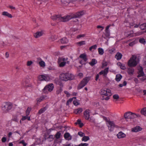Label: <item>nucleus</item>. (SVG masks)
<instances>
[{"mask_svg": "<svg viewBox=\"0 0 146 146\" xmlns=\"http://www.w3.org/2000/svg\"><path fill=\"white\" fill-rule=\"evenodd\" d=\"M84 13V11H81L75 13H72L70 15L63 17L60 15H56L52 16H51V18L56 22H66L72 18H80L81 16L83 15Z\"/></svg>", "mask_w": 146, "mask_h": 146, "instance_id": "nucleus-1", "label": "nucleus"}, {"mask_svg": "<svg viewBox=\"0 0 146 146\" xmlns=\"http://www.w3.org/2000/svg\"><path fill=\"white\" fill-rule=\"evenodd\" d=\"M100 93L102 96V100H109L110 98V96L112 95L111 90L107 88L102 89L100 90Z\"/></svg>", "mask_w": 146, "mask_h": 146, "instance_id": "nucleus-2", "label": "nucleus"}, {"mask_svg": "<svg viewBox=\"0 0 146 146\" xmlns=\"http://www.w3.org/2000/svg\"><path fill=\"white\" fill-rule=\"evenodd\" d=\"M60 78L62 80L67 81L73 80L74 78V76L71 73L66 72L61 74L60 75Z\"/></svg>", "mask_w": 146, "mask_h": 146, "instance_id": "nucleus-3", "label": "nucleus"}, {"mask_svg": "<svg viewBox=\"0 0 146 146\" xmlns=\"http://www.w3.org/2000/svg\"><path fill=\"white\" fill-rule=\"evenodd\" d=\"M103 119L106 121L109 130L110 131H112L113 128L116 126L115 124L113 121H110L109 118H107L105 116H103Z\"/></svg>", "mask_w": 146, "mask_h": 146, "instance_id": "nucleus-4", "label": "nucleus"}, {"mask_svg": "<svg viewBox=\"0 0 146 146\" xmlns=\"http://www.w3.org/2000/svg\"><path fill=\"white\" fill-rule=\"evenodd\" d=\"M12 107L13 105L11 103L9 102H5L2 105V109L4 112L7 113L12 109Z\"/></svg>", "mask_w": 146, "mask_h": 146, "instance_id": "nucleus-5", "label": "nucleus"}, {"mask_svg": "<svg viewBox=\"0 0 146 146\" xmlns=\"http://www.w3.org/2000/svg\"><path fill=\"white\" fill-rule=\"evenodd\" d=\"M137 57L135 55H133L130 59L129 60L127 64L129 67H135L137 64V62L136 61Z\"/></svg>", "mask_w": 146, "mask_h": 146, "instance_id": "nucleus-6", "label": "nucleus"}, {"mask_svg": "<svg viewBox=\"0 0 146 146\" xmlns=\"http://www.w3.org/2000/svg\"><path fill=\"white\" fill-rule=\"evenodd\" d=\"M138 75L137 77L139 78L141 77H142V78H140L139 79L143 81L145 80L146 79V76L144 74L143 72V68L141 66H139L138 68Z\"/></svg>", "mask_w": 146, "mask_h": 146, "instance_id": "nucleus-7", "label": "nucleus"}, {"mask_svg": "<svg viewBox=\"0 0 146 146\" xmlns=\"http://www.w3.org/2000/svg\"><path fill=\"white\" fill-rule=\"evenodd\" d=\"M90 79V78L89 77H86L83 79L78 85V89H81L84 87L89 81Z\"/></svg>", "mask_w": 146, "mask_h": 146, "instance_id": "nucleus-8", "label": "nucleus"}, {"mask_svg": "<svg viewBox=\"0 0 146 146\" xmlns=\"http://www.w3.org/2000/svg\"><path fill=\"white\" fill-rule=\"evenodd\" d=\"M54 88V85L52 84H50L46 86L43 89V91L44 93H47L48 91L51 92Z\"/></svg>", "mask_w": 146, "mask_h": 146, "instance_id": "nucleus-9", "label": "nucleus"}, {"mask_svg": "<svg viewBox=\"0 0 146 146\" xmlns=\"http://www.w3.org/2000/svg\"><path fill=\"white\" fill-rule=\"evenodd\" d=\"M38 79L40 81H48L50 79V77L49 75L48 74L41 75L38 76Z\"/></svg>", "mask_w": 146, "mask_h": 146, "instance_id": "nucleus-10", "label": "nucleus"}, {"mask_svg": "<svg viewBox=\"0 0 146 146\" xmlns=\"http://www.w3.org/2000/svg\"><path fill=\"white\" fill-rule=\"evenodd\" d=\"M90 110L89 109H86L84 112V116L85 119L87 120L89 119L90 116Z\"/></svg>", "mask_w": 146, "mask_h": 146, "instance_id": "nucleus-11", "label": "nucleus"}, {"mask_svg": "<svg viewBox=\"0 0 146 146\" xmlns=\"http://www.w3.org/2000/svg\"><path fill=\"white\" fill-rule=\"evenodd\" d=\"M47 98V96L45 95H43L40 96L39 98H37L36 99L37 103L36 104L38 105L40 102L43 100L46 99Z\"/></svg>", "mask_w": 146, "mask_h": 146, "instance_id": "nucleus-12", "label": "nucleus"}, {"mask_svg": "<svg viewBox=\"0 0 146 146\" xmlns=\"http://www.w3.org/2000/svg\"><path fill=\"white\" fill-rule=\"evenodd\" d=\"M109 68H105L104 70H102L99 73L100 75L103 74L104 77H106L108 72Z\"/></svg>", "mask_w": 146, "mask_h": 146, "instance_id": "nucleus-13", "label": "nucleus"}, {"mask_svg": "<svg viewBox=\"0 0 146 146\" xmlns=\"http://www.w3.org/2000/svg\"><path fill=\"white\" fill-rule=\"evenodd\" d=\"M142 128L139 126H137L131 129V131L133 132H137L141 131Z\"/></svg>", "mask_w": 146, "mask_h": 146, "instance_id": "nucleus-14", "label": "nucleus"}, {"mask_svg": "<svg viewBox=\"0 0 146 146\" xmlns=\"http://www.w3.org/2000/svg\"><path fill=\"white\" fill-rule=\"evenodd\" d=\"M44 138L45 140H47L48 141H52L54 139V136L52 135H45L44 136Z\"/></svg>", "mask_w": 146, "mask_h": 146, "instance_id": "nucleus-15", "label": "nucleus"}, {"mask_svg": "<svg viewBox=\"0 0 146 146\" xmlns=\"http://www.w3.org/2000/svg\"><path fill=\"white\" fill-rule=\"evenodd\" d=\"M111 26L110 24L106 28L105 35L107 37H108L110 36V33L109 28Z\"/></svg>", "mask_w": 146, "mask_h": 146, "instance_id": "nucleus-16", "label": "nucleus"}, {"mask_svg": "<svg viewBox=\"0 0 146 146\" xmlns=\"http://www.w3.org/2000/svg\"><path fill=\"white\" fill-rule=\"evenodd\" d=\"M133 32V31H131L127 32H126L125 33V35L127 37H132L134 36Z\"/></svg>", "mask_w": 146, "mask_h": 146, "instance_id": "nucleus-17", "label": "nucleus"}, {"mask_svg": "<svg viewBox=\"0 0 146 146\" xmlns=\"http://www.w3.org/2000/svg\"><path fill=\"white\" fill-rule=\"evenodd\" d=\"M64 137L66 140L68 141L71 140L72 139V136L68 132H66L65 133L64 135Z\"/></svg>", "mask_w": 146, "mask_h": 146, "instance_id": "nucleus-18", "label": "nucleus"}, {"mask_svg": "<svg viewBox=\"0 0 146 146\" xmlns=\"http://www.w3.org/2000/svg\"><path fill=\"white\" fill-rule=\"evenodd\" d=\"M79 58H81L82 60H84V61H87L88 60L86 55L84 53L81 54L79 56Z\"/></svg>", "mask_w": 146, "mask_h": 146, "instance_id": "nucleus-19", "label": "nucleus"}, {"mask_svg": "<svg viewBox=\"0 0 146 146\" xmlns=\"http://www.w3.org/2000/svg\"><path fill=\"white\" fill-rule=\"evenodd\" d=\"M131 115H132L131 112H127L124 114V117L125 119H131Z\"/></svg>", "mask_w": 146, "mask_h": 146, "instance_id": "nucleus-20", "label": "nucleus"}, {"mask_svg": "<svg viewBox=\"0 0 146 146\" xmlns=\"http://www.w3.org/2000/svg\"><path fill=\"white\" fill-rule=\"evenodd\" d=\"M117 136L118 138L120 139L125 137L126 135L122 132H120L117 135Z\"/></svg>", "mask_w": 146, "mask_h": 146, "instance_id": "nucleus-21", "label": "nucleus"}, {"mask_svg": "<svg viewBox=\"0 0 146 146\" xmlns=\"http://www.w3.org/2000/svg\"><path fill=\"white\" fill-rule=\"evenodd\" d=\"M43 34L42 31L38 32L34 34V36L36 38H38L42 36Z\"/></svg>", "mask_w": 146, "mask_h": 146, "instance_id": "nucleus-22", "label": "nucleus"}, {"mask_svg": "<svg viewBox=\"0 0 146 146\" xmlns=\"http://www.w3.org/2000/svg\"><path fill=\"white\" fill-rule=\"evenodd\" d=\"M2 15L3 16H6L10 18H11L12 17L11 14L6 11H4L2 13Z\"/></svg>", "mask_w": 146, "mask_h": 146, "instance_id": "nucleus-23", "label": "nucleus"}, {"mask_svg": "<svg viewBox=\"0 0 146 146\" xmlns=\"http://www.w3.org/2000/svg\"><path fill=\"white\" fill-rule=\"evenodd\" d=\"M122 55L119 52H117L115 55V58L118 60L121 59L122 58Z\"/></svg>", "mask_w": 146, "mask_h": 146, "instance_id": "nucleus-24", "label": "nucleus"}, {"mask_svg": "<svg viewBox=\"0 0 146 146\" xmlns=\"http://www.w3.org/2000/svg\"><path fill=\"white\" fill-rule=\"evenodd\" d=\"M97 60L95 59H92L91 62H89V64L91 66H93L97 63Z\"/></svg>", "mask_w": 146, "mask_h": 146, "instance_id": "nucleus-25", "label": "nucleus"}, {"mask_svg": "<svg viewBox=\"0 0 146 146\" xmlns=\"http://www.w3.org/2000/svg\"><path fill=\"white\" fill-rule=\"evenodd\" d=\"M61 43L62 44H66L68 41L67 38L66 37H63L60 40Z\"/></svg>", "mask_w": 146, "mask_h": 146, "instance_id": "nucleus-26", "label": "nucleus"}, {"mask_svg": "<svg viewBox=\"0 0 146 146\" xmlns=\"http://www.w3.org/2000/svg\"><path fill=\"white\" fill-rule=\"evenodd\" d=\"M82 111V109L81 108H79L77 109H75L74 111V112L76 114L80 113Z\"/></svg>", "mask_w": 146, "mask_h": 146, "instance_id": "nucleus-27", "label": "nucleus"}, {"mask_svg": "<svg viewBox=\"0 0 146 146\" xmlns=\"http://www.w3.org/2000/svg\"><path fill=\"white\" fill-rule=\"evenodd\" d=\"M27 119L28 121H30V117L29 116V115H26L25 116H22V118H21V120L22 121H24L25 120Z\"/></svg>", "mask_w": 146, "mask_h": 146, "instance_id": "nucleus-28", "label": "nucleus"}, {"mask_svg": "<svg viewBox=\"0 0 146 146\" xmlns=\"http://www.w3.org/2000/svg\"><path fill=\"white\" fill-rule=\"evenodd\" d=\"M117 65L120 67V68L122 70H125L126 69L125 64H122L120 62H118L117 63Z\"/></svg>", "mask_w": 146, "mask_h": 146, "instance_id": "nucleus-29", "label": "nucleus"}, {"mask_svg": "<svg viewBox=\"0 0 146 146\" xmlns=\"http://www.w3.org/2000/svg\"><path fill=\"white\" fill-rule=\"evenodd\" d=\"M47 108L46 107H45L42 108L39 110L38 113L39 114H40L44 113L47 110Z\"/></svg>", "mask_w": 146, "mask_h": 146, "instance_id": "nucleus-30", "label": "nucleus"}, {"mask_svg": "<svg viewBox=\"0 0 146 146\" xmlns=\"http://www.w3.org/2000/svg\"><path fill=\"white\" fill-rule=\"evenodd\" d=\"M134 72V70L132 68H129L128 69L127 72L128 74L130 75L133 74Z\"/></svg>", "mask_w": 146, "mask_h": 146, "instance_id": "nucleus-31", "label": "nucleus"}, {"mask_svg": "<svg viewBox=\"0 0 146 146\" xmlns=\"http://www.w3.org/2000/svg\"><path fill=\"white\" fill-rule=\"evenodd\" d=\"M122 78V76L120 74H117L115 76V80L117 82L119 81Z\"/></svg>", "mask_w": 146, "mask_h": 146, "instance_id": "nucleus-32", "label": "nucleus"}, {"mask_svg": "<svg viewBox=\"0 0 146 146\" xmlns=\"http://www.w3.org/2000/svg\"><path fill=\"white\" fill-rule=\"evenodd\" d=\"M140 28L141 30L146 29L145 32L146 33V23H144L140 25Z\"/></svg>", "mask_w": 146, "mask_h": 146, "instance_id": "nucleus-33", "label": "nucleus"}, {"mask_svg": "<svg viewBox=\"0 0 146 146\" xmlns=\"http://www.w3.org/2000/svg\"><path fill=\"white\" fill-rule=\"evenodd\" d=\"M89 139L90 138L88 136L84 135L82 138L81 140L82 141L86 142L89 140Z\"/></svg>", "mask_w": 146, "mask_h": 146, "instance_id": "nucleus-34", "label": "nucleus"}, {"mask_svg": "<svg viewBox=\"0 0 146 146\" xmlns=\"http://www.w3.org/2000/svg\"><path fill=\"white\" fill-rule=\"evenodd\" d=\"M98 52L99 54L100 55H102L104 53V50L102 48H98Z\"/></svg>", "mask_w": 146, "mask_h": 146, "instance_id": "nucleus-35", "label": "nucleus"}, {"mask_svg": "<svg viewBox=\"0 0 146 146\" xmlns=\"http://www.w3.org/2000/svg\"><path fill=\"white\" fill-rule=\"evenodd\" d=\"M76 44L79 46H81L82 45L85 44H86L85 41H81L79 42H77Z\"/></svg>", "mask_w": 146, "mask_h": 146, "instance_id": "nucleus-36", "label": "nucleus"}, {"mask_svg": "<svg viewBox=\"0 0 146 146\" xmlns=\"http://www.w3.org/2000/svg\"><path fill=\"white\" fill-rule=\"evenodd\" d=\"M31 110V107H28L25 111L26 115H29Z\"/></svg>", "mask_w": 146, "mask_h": 146, "instance_id": "nucleus-37", "label": "nucleus"}, {"mask_svg": "<svg viewBox=\"0 0 146 146\" xmlns=\"http://www.w3.org/2000/svg\"><path fill=\"white\" fill-rule=\"evenodd\" d=\"M22 83H23V86H25V87H32V86L31 84H27V82H22Z\"/></svg>", "mask_w": 146, "mask_h": 146, "instance_id": "nucleus-38", "label": "nucleus"}, {"mask_svg": "<svg viewBox=\"0 0 146 146\" xmlns=\"http://www.w3.org/2000/svg\"><path fill=\"white\" fill-rule=\"evenodd\" d=\"M73 98H76V97H74L73 98H70L69 99L67 102L66 103V105L68 106L71 103L72 101H73Z\"/></svg>", "mask_w": 146, "mask_h": 146, "instance_id": "nucleus-39", "label": "nucleus"}, {"mask_svg": "<svg viewBox=\"0 0 146 146\" xmlns=\"http://www.w3.org/2000/svg\"><path fill=\"white\" fill-rule=\"evenodd\" d=\"M141 113L145 116H146V108L142 109L141 111Z\"/></svg>", "mask_w": 146, "mask_h": 146, "instance_id": "nucleus-40", "label": "nucleus"}, {"mask_svg": "<svg viewBox=\"0 0 146 146\" xmlns=\"http://www.w3.org/2000/svg\"><path fill=\"white\" fill-rule=\"evenodd\" d=\"M131 119H133L139 116V115L138 114H136L134 113H133L131 112Z\"/></svg>", "mask_w": 146, "mask_h": 146, "instance_id": "nucleus-41", "label": "nucleus"}, {"mask_svg": "<svg viewBox=\"0 0 146 146\" xmlns=\"http://www.w3.org/2000/svg\"><path fill=\"white\" fill-rule=\"evenodd\" d=\"M139 42L143 44H145L146 43L145 40L143 38H140L139 40Z\"/></svg>", "mask_w": 146, "mask_h": 146, "instance_id": "nucleus-42", "label": "nucleus"}, {"mask_svg": "<svg viewBox=\"0 0 146 146\" xmlns=\"http://www.w3.org/2000/svg\"><path fill=\"white\" fill-rule=\"evenodd\" d=\"M19 144H22L23 146H26L27 145V143L25 142L24 140H22L19 142Z\"/></svg>", "mask_w": 146, "mask_h": 146, "instance_id": "nucleus-43", "label": "nucleus"}, {"mask_svg": "<svg viewBox=\"0 0 146 146\" xmlns=\"http://www.w3.org/2000/svg\"><path fill=\"white\" fill-rule=\"evenodd\" d=\"M62 91V90L61 87H60L56 91V94H60L61 93Z\"/></svg>", "mask_w": 146, "mask_h": 146, "instance_id": "nucleus-44", "label": "nucleus"}, {"mask_svg": "<svg viewBox=\"0 0 146 146\" xmlns=\"http://www.w3.org/2000/svg\"><path fill=\"white\" fill-rule=\"evenodd\" d=\"M60 135H61L60 133L59 132H57V133H56V134L54 136H55V137L56 139H58L60 138Z\"/></svg>", "mask_w": 146, "mask_h": 146, "instance_id": "nucleus-45", "label": "nucleus"}, {"mask_svg": "<svg viewBox=\"0 0 146 146\" xmlns=\"http://www.w3.org/2000/svg\"><path fill=\"white\" fill-rule=\"evenodd\" d=\"M38 64L41 67H44L45 66V62L42 60H41L39 62Z\"/></svg>", "mask_w": 146, "mask_h": 146, "instance_id": "nucleus-46", "label": "nucleus"}, {"mask_svg": "<svg viewBox=\"0 0 146 146\" xmlns=\"http://www.w3.org/2000/svg\"><path fill=\"white\" fill-rule=\"evenodd\" d=\"M66 60H68V58H60L58 59V62H59L60 61H62L63 62H65L66 61Z\"/></svg>", "mask_w": 146, "mask_h": 146, "instance_id": "nucleus-47", "label": "nucleus"}, {"mask_svg": "<svg viewBox=\"0 0 146 146\" xmlns=\"http://www.w3.org/2000/svg\"><path fill=\"white\" fill-rule=\"evenodd\" d=\"M143 33V32L141 31H139L136 33H134V36H139L141 35Z\"/></svg>", "mask_w": 146, "mask_h": 146, "instance_id": "nucleus-48", "label": "nucleus"}, {"mask_svg": "<svg viewBox=\"0 0 146 146\" xmlns=\"http://www.w3.org/2000/svg\"><path fill=\"white\" fill-rule=\"evenodd\" d=\"M97 47V45L96 44L94 45L91 47H90L89 48V50L90 51H92V49H96Z\"/></svg>", "mask_w": 146, "mask_h": 146, "instance_id": "nucleus-49", "label": "nucleus"}, {"mask_svg": "<svg viewBox=\"0 0 146 146\" xmlns=\"http://www.w3.org/2000/svg\"><path fill=\"white\" fill-rule=\"evenodd\" d=\"M89 144L87 143H81L78 145H75V146H88Z\"/></svg>", "mask_w": 146, "mask_h": 146, "instance_id": "nucleus-50", "label": "nucleus"}, {"mask_svg": "<svg viewBox=\"0 0 146 146\" xmlns=\"http://www.w3.org/2000/svg\"><path fill=\"white\" fill-rule=\"evenodd\" d=\"M78 134L81 137H83L85 135V134L84 133L81 131H79L78 132Z\"/></svg>", "mask_w": 146, "mask_h": 146, "instance_id": "nucleus-51", "label": "nucleus"}, {"mask_svg": "<svg viewBox=\"0 0 146 146\" xmlns=\"http://www.w3.org/2000/svg\"><path fill=\"white\" fill-rule=\"evenodd\" d=\"M65 62H61L59 64V66L60 67H64L65 65Z\"/></svg>", "mask_w": 146, "mask_h": 146, "instance_id": "nucleus-52", "label": "nucleus"}, {"mask_svg": "<svg viewBox=\"0 0 146 146\" xmlns=\"http://www.w3.org/2000/svg\"><path fill=\"white\" fill-rule=\"evenodd\" d=\"M113 98L114 99L117 100L119 98V96L117 94H114L113 96Z\"/></svg>", "mask_w": 146, "mask_h": 146, "instance_id": "nucleus-53", "label": "nucleus"}, {"mask_svg": "<svg viewBox=\"0 0 146 146\" xmlns=\"http://www.w3.org/2000/svg\"><path fill=\"white\" fill-rule=\"evenodd\" d=\"M84 60H81L80 61V63L82 65H85L86 64L87 61H84Z\"/></svg>", "mask_w": 146, "mask_h": 146, "instance_id": "nucleus-54", "label": "nucleus"}, {"mask_svg": "<svg viewBox=\"0 0 146 146\" xmlns=\"http://www.w3.org/2000/svg\"><path fill=\"white\" fill-rule=\"evenodd\" d=\"M56 36L52 35L50 37V39H51L52 41H54L56 39Z\"/></svg>", "mask_w": 146, "mask_h": 146, "instance_id": "nucleus-55", "label": "nucleus"}, {"mask_svg": "<svg viewBox=\"0 0 146 146\" xmlns=\"http://www.w3.org/2000/svg\"><path fill=\"white\" fill-rule=\"evenodd\" d=\"M33 62L31 61H28L27 62V66H30L33 63Z\"/></svg>", "mask_w": 146, "mask_h": 146, "instance_id": "nucleus-56", "label": "nucleus"}, {"mask_svg": "<svg viewBox=\"0 0 146 146\" xmlns=\"http://www.w3.org/2000/svg\"><path fill=\"white\" fill-rule=\"evenodd\" d=\"M73 104L75 106H77L79 104L77 100H75L73 101Z\"/></svg>", "mask_w": 146, "mask_h": 146, "instance_id": "nucleus-57", "label": "nucleus"}, {"mask_svg": "<svg viewBox=\"0 0 146 146\" xmlns=\"http://www.w3.org/2000/svg\"><path fill=\"white\" fill-rule=\"evenodd\" d=\"M85 34L80 35H78L77 36V38H81V37H83L85 36Z\"/></svg>", "mask_w": 146, "mask_h": 146, "instance_id": "nucleus-58", "label": "nucleus"}, {"mask_svg": "<svg viewBox=\"0 0 146 146\" xmlns=\"http://www.w3.org/2000/svg\"><path fill=\"white\" fill-rule=\"evenodd\" d=\"M3 44L2 45L4 46H10L11 45V44L9 42H8L7 44H6L5 42H2Z\"/></svg>", "mask_w": 146, "mask_h": 146, "instance_id": "nucleus-59", "label": "nucleus"}, {"mask_svg": "<svg viewBox=\"0 0 146 146\" xmlns=\"http://www.w3.org/2000/svg\"><path fill=\"white\" fill-rule=\"evenodd\" d=\"M64 93L66 94V96L67 97H69L70 96V94L68 92L65 91H64Z\"/></svg>", "mask_w": 146, "mask_h": 146, "instance_id": "nucleus-60", "label": "nucleus"}, {"mask_svg": "<svg viewBox=\"0 0 146 146\" xmlns=\"http://www.w3.org/2000/svg\"><path fill=\"white\" fill-rule=\"evenodd\" d=\"M7 140L6 138L5 137H2L1 139L2 142L3 143L5 142Z\"/></svg>", "mask_w": 146, "mask_h": 146, "instance_id": "nucleus-61", "label": "nucleus"}, {"mask_svg": "<svg viewBox=\"0 0 146 146\" xmlns=\"http://www.w3.org/2000/svg\"><path fill=\"white\" fill-rule=\"evenodd\" d=\"M115 50V49L114 48L110 49L109 50V52L111 54H112Z\"/></svg>", "mask_w": 146, "mask_h": 146, "instance_id": "nucleus-62", "label": "nucleus"}, {"mask_svg": "<svg viewBox=\"0 0 146 146\" xmlns=\"http://www.w3.org/2000/svg\"><path fill=\"white\" fill-rule=\"evenodd\" d=\"M97 28L98 29H101V31H102L104 29V27L100 25H98L97 27Z\"/></svg>", "mask_w": 146, "mask_h": 146, "instance_id": "nucleus-63", "label": "nucleus"}, {"mask_svg": "<svg viewBox=\"0 0 146 146\" xmlns=\"http://www.w3.org/2000/svg\"><path fill=\"white\" fill-rule=\"evenodd\" d=\"M143 64L144 65H146V56H145L143 58Z\"/></svg>", "mask_w": 146, "mask_h": 146, "instance_id": "nucleus-64", "label": "nucleus"}]
</instances>
